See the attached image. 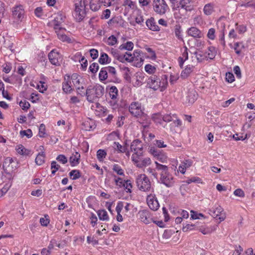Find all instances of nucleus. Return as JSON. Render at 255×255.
I'll return each mask as SVG.
<instances>
[{
	"label": "nucleus",
	"instance_id": "obj_4",
	"mask_svg": "<svg viewBox=\"0 0 255 255\" xmlns=\"http://www.w3.org/2000/svg\"><path fill=\"white\" fill-rule=\"evenodd\" d=\"M138 189L142 191H148L151 188V183L148 178L144 174L138 175L136 179Z\"/></svg>",
	"mask_w": 255,
	"mask_h": 255
},
{
	"label": "nucleus",
	"instance_id": "obj_50",
	"mask_svg": "<svg viewBox=\"0 0 255 255\" xmlns=\"http://www.w3.org/2000/svg\"><path fill=\"white\" fill-rule=\"evenodd\" d=\"M123 187H124L125 189L127 190V192H131V188H132V185L129 180H127L125 181Z\"/></svg>",
	"mask_w": 255,
	"mask_h": 255
},
{
	"label": "nucleus",
	"instance_id": "obj_2",
	"mask_svg": "<svg viewBox=\"0 0 255 255\" xmlns=\"http://www.w3.org/2000/svg\"><path fill=\"white\" fill-rule=\"evenodd\" d=\"M147 84L154 90L160 89V91H163L168 85L167 76L163 75L160 79L156 75H152L148 79Z\"/></svg>",
	"mask_w": 255,
	"mask_h": 255
},
{
	"label": "nucleus",
	"instance_id": "obj_24",
	"mask_svg": "<svg viewBox=\"0 0 255 255\" xmlns=\"http://www.w3.org/2000/svg\"><path fill=\"white\" fill-rule=\"evenodd\" d=\"M80 154L78 152L72 153L69 158V162L72 166H76L80 163Z\"/></svg>",
	"mask_w": 255,
	"mask_h": 255
},
{
	"label": "nucleus",
	"instance_id": "obj_31",
	"mask_svg": "<svg viewBox=\"0 0 255 255\" xmlns=\"http://www.w3.org/2000/svg\"><path fill=\"white\" fill-rule=\"evenodd\" d=\"M45 154L43 151L39 152L35 158V163L38 165H42L44 162Z\"/></svg>",
	"mask_w": 255,
	"mask_h": 255
},
{
	"label": "nucleus",
	"instance_id": "obj_41",
	"mask_svg": "<svg viewBox=\"0 0 255 255\" xmlns=\"http://www.w3.org/2000/svg\"><path fill=\"white\" fill-rule=\"evenodd\" d=\"M70 177H73V180L78 179L81 176L80 173L78 170H73L69 173Z\"/></svg>",
	"mask_w": 255,
	"mask_h": 255
},
{
	"label": "nucleus",
	"instance_id": "obj_13",
	"mask_svg": "<svg viewBox=\"0 0 255 255\" xmlns=\"http://www.w3.org/2000/svg\"><path fill=\"white\" fill-rule=\"evenodd\" d=\"M146 201L150 209L153 211H156L158 209L159 205L158 201L156 198H155L154 196L152 195H148L146 198Z\"/></svg>",
	"mask_w": 255,
	"mask_h": 255
},
{
	"label": "nucleus",
	"instance_id": "obj_57",
	"mask_svg": "<svg viewBox=\"0 0 255 255\" xmlns=\"http://www.w3.org/2000/svg\"><path fill=\"white\" fill-rule=\"evenodd\" d=\"M47 216H45L44 218H41L40 219V223L43 226H47L49 223V220L47 218Z\"/></svg>",
	"mask_w": 255,
	"mask_h": 255
},
{
	"label": "nucleus",
	"instance_id": "obj_63",
	"mask_svg": "<svg viewBox=\"0 0 255 255\" xmlns=\"http://www.w3.org/2000/svg\"><path fill=\"white\" fill-rule=\"evenodd\" d=\"M194 54L196 55L197 60L199 62L202 61V60L206 58V55H202L200 52H195Z\"/></svg>",
	"mask_w": 255,
	"mask_h": 255
},
{
	"label": "nucleus",
	"instance_id": "obj_46",
	"mask_svg": "<svg viewBox=\"0 0 255 255\" xmlns=\"http://www.w3.org/2000/svg\"><path fill=\"white\" fill-rule=\"evenodd\" d=\"M114 143L116 144L117 147L116 149L119 150L121 152H126L127 150V144L126 143V145L124 146H123L122 145H121L119 143H117L116 142H115Z\"/></svg>",
	"mask_w": 255,
	"mask_h": 255
},
{
	"label": "nucleus",
	"instance_id": "obj_54",
	"mask_svg": "<svg viewBox=\"0 0 255 255\" xmlns=\"http://www.w3.org/2000/svg\"><path fill=\"white\" fill-rule=\"evenodd\" d=\"M146 51L149 53V57L152 60L155 59L156 56L155 52L150 48H146Z\"/></svg>",
	"mask_w": 255,
	"mask_h": 255
},
{
	"label": "nucleus",
	"instance_id": "obj_42",
	"mask_svg": "<svg viewBox=\"0 0 255 255\" xmlns=\"http://www.w3.org/2000/svg\"><path fill=\"white\" fill-rule=\"evenodd\" d=\"M201 218H204V215L202 213H197L193 211H191V218L192 219H200Z\"/></svg>",
	"mask_w": 255,
	"mask_h": 255
},
{
	"label": "nucleus",
	"instance_id": "obj_21",
	"mask_svg": "<svg viewBox=\"0 0 255 255\" xmlns=\"http://www.w3.org/2000/svg\"><path fill=\"white\" fill-rule=\"evenodd\" d=\"M13 162V160L10 157H7L5 159L2 167L6 172H10L13 170V167L12 165Z\"/></svg>",
	"mask_w": 255,
	"mask_h": 255
},
{
	"label": "nucleus",
	"instance_id": "obj_60",
	"mask_svg": "<svg viewBox=\"0 0 255 255\" xmlns=\"http://www.w3.org/2000/svg\"><path fill=\"white\" fill-rule=\"evenodd\" d=\"M91 57L93 59H96L98 56V51L97 49H92L90 50Z\"/></svg>",
	"mask_w": 255,
	"mask_h": 255
},
{
	"label": "nucleus",
	"instance_id": "obj_59",
	"mask_svg": "<svg viewBox=\"0 0 255 255\" xmlns=\"http://www.w3.org/2000/svg\"><path fill=\"white\" fill-rule=\"evenodd\" d=\"M179 78V76L177 74H171L170 77V83L173 84Z\"/></svg>",
	"mask_w": 255,
	"mask_h": 255
},
{
	"label": "nucleus",
	"instance_id": "obj_28",
	"mask_svg": "<svg viewBox=\"0 0 255 255\" xmlns=\"http://www.w3.org/2000/svg\"><path fill=\"white\" fill-rule=\"evenodd\" d=\"M194 67L192 65H188L184 70H183L181 74V77L182 78H186L189 76L190 74L193 71Z\"/></svg>",
	"mask_w": 255,
	"mask_h": 255
},
{
	"label": "nucleus",
	"instance_id": "obj_37",
	"mask_svg": "<svg viewBox=\"0 0 255 255\" xmlns=\"http://www.w3.org/2000/svg\"><path fill=\"white\" fill-rule=\"evenodd\" d=\"M197 96L195 92H190L187 97V100L189 103L192 104L197 99Z\"/></svg>",
	"mask_w": 255,
	"mask_h": 255
},
{
	"label": "nucleus",
	"instance_id": "obj_33",
	"mask_svg": "<svg viewBox=\"0 0 255 255\" xmlns=\"http://www.w3.org/2000/svg\"><path fill=\"white\" fill-rule=\"evenodd\" d=\"M98 215L99 216V219L101 220L107 221L109 219L108 213L105 210L98 211Z\"/></svg>",
	"mask_w": 255,
	"mask_h": 255
},
{
	"label": "nucleus",
	"instance_id": "obj_7",
	"mask_svg": "<svg viewBox=\"0 0 255 255\" xmlns=\"http://www.w3.org/2000/svg\"><path fill=\"white\" fill-rule=\"evenodd\" d=\"M75 11L78 15L79 20L83 19L86 15L85 7L86 4L85 1L82 0H76L75 3Z\"/></svg>",
	"mask_w": 255,
	"mask_h": 255
},
{
	"label": "nucleus",
	"instance_id": "obj_61",
	"mask_svg": "<svg viewBox=\"0 0 255 255\" xmlns=\"http://www.w3.org/2000/svg\"><path fill=\"white\" fill-rule=\"evenodd\" d=\"M45 125L43 124H41L39 128V134L40 137L44 136V135L45 134Z\"/></svg>",
	"mask_w": 255,
	"mask_h": 255
},
{
	"label": "nucleus",
	"instance_id": "obj_29",
	"mask_svg": "<svg viewBox=\"0 0 255 255\" xmlns=\"http://www.w3.org/2000/svg\"><path fill=\"white\" fill-rule=\"evenodd\" d=\"M57 36L58 38L63 42L72 43L74 41V38L70 37L64 33H58Z\"/></svg>",
	"mask_w": 255,
	"mask_h": 255
},
{
	"label": "nucleus",
	"instance_id": "obj_1",
	"mask_svg": "<svg viewBox=\"0 0 255 255\" xmlns=\"http://www.w3.org/2000/svg\"><path fill=\"white\" fill-rule=\"evenodd\" d=\"M155 168L160 171V181L167 187L173 186L174 183V178L171 174L168 172V167L155 162Z\"/></svg>",
	"mask_w": 255,
	"mask_h": 255
},
{
	"label": "nucleus",
	"instance_id": "obj_52",
	"mask_svg": "<svg viewBox=\"0 0 255 255\" xmlns=\"http://www.w3.org/2000/svg\"><path fill=\"white\" fill-rule=\"evenodd\" d=\"M107 43L110 45H114L117 43V38L115 36L112 35L109 37Z\"/></svg>",
	"mask_w": 255,
	"mask_h": 255
},
{
	"label": "nucleus",
	"instance_id": "obj_49",
	"mask_svg": "<svg viewBox=\"0 0 255 255\" xmlns=\"http://www.w3.org/2000/svg\"><path fill=\"white\" fill-rule=\"evenodd\" d=\"M19 106L23 110H27L30 107V104L27 102L26 100H24L23 101H21L19 103Z\"/></svg>",
	"mask_w": 255,
	"mask_h": 255
},
{
	"label": "nucleus",
	"instance_id": "obj_10",
	"mask_svg": "<svg viewBox=\"0 0 255 255\" xmlns=\"http://www.w3.org/2000/svg\"><path fill=\"white\" fill-rule=\"evenodd\" d=\"M48 59L50 63L55 66H59L62 61L61 56L55 50H52L48 54Z\"/></svg>",
	"mask_w": 255,
	"mask_h": 255
},
{
	"label": "nucleus",
	"instance_id": "obj_17",
	"mask_svg": "<svg viewBox=\"0 0 255 255\" xmlns=\"http://www.w3.org/2000/svg\"><path fill=\"white\" fill-rule=\"evenodd\" d=\"M137 118L138 122L142 125L143 128V130L149 127L150 124V120L146 115L143 113Z\"/></svg>",
	"mask_w": 255,
	"mask_h": 255
},
{
	"label": "nucleus",
	"instance_id": "obj_22",
	"mask_svg": "<svg viewBox=\"0 0 255 255\" xmlns=\"http://www.w3.org/2000/svg\"><path fill=\"white\" fill-rule=\"evenodd\" d=\"M146 24L148 28L153 31H159L160 29L153 17H150L146 21Z\"/></svg>",
	"mask_w": 255,
	"mask_h": 255
},
{
	"label": "nucleus",
	"instance_id": "obj_45",
	"mask_svg": "<svg viewBox=\"0 0 255 255\" xmlns=\"http://www.w3.org/2000/svg\"><path fill=\"white\" fill-rule=\"evenodd\" d=\"M113 170L119 175H124V172L122 168L118 164L113 165Z\"/></svg>",
	"mask_w": 255,
	"mask_h": 255
},
{
	"label": "nucleus",
	"instance_id": "obj_55",
	"mask_svg": "<svg viewBox=\"0 0 255 255\" xmlns=\"http://www.w3.org/2000/svg\"><path fill=\"white\" fill-rule=\"evenodd\" d=\"M174 118H176L175 116H174V115H173V116H172L170 115L167 114V115H164L163 117V120L166 122H169L173 120Z\"/></svg>",
	"mask_w": 255,
	"mask_h": 255
},
{
	"label": "nucleus",
	"instance_id": "obj_5",
	"mask_svg": "<svg viewBox=\"0 0 255 255\" xmlns=\"http://www.w3.org/2000/svg\"><path fill=\"white\" fill-rule=\"evenodd\" d=\"M152 5L154 11L160 15L164 14L169 9L165 0H153Z\"/></svg>",
	"mask_w": 255,
	"mask_h": 255
},
{
	"label": "nucleus",
	"instance_id": "obj_26",
	"mask_svg": "<svg viewBox=\"0 0 255 255\" xmlns=\"http://www.w3.org/2000/svg\"><path fill=\"white\" fill-rule=\"evenodd\" d=\"M226 18L225 17H220L217 22L218 30L219 32H224L225 30V22Z\"/></svg>",
	"mask_w": 255,
	"mask_h": 255
},
{
	"label": "nucleus",
	"instance_id": "obj_11",
	"mask_svg": "<svg viewBox=\"0 0 255 255\" xmlns=\"http://www.w3.org/2000/svg\"><path fill=\"white\" fill-rule=\"evenodd\" d=\"M71 80L72 81V83L73 85L77 88V90H80L81 88L82 89H84V87L82 85L84 80L81 76L79 75L77 73H74L70 77V81Z\"/></svg>",
	"mask_w": 255,
	"mask_h": 255
},
{
	"label": "nucleus",
	"instance_id": "obj_20",
	"mask_svg": "<svg viewBox=\"0 0 255 255\" xmlns=\"http://www.w3.org/2000/svg\"><path fill=\"white\" fill-rule=\"evenodd\" d=\"M178 7H181L186 11H191L193 8V2L191 0H180Z\"/></svg>",
	"mask_w": 255,
	"mask_h": 255
},
{
	"label": "nucleus",
	"instance_id": "obj_8",
	"mask_svg": "<svg viewBox=\"0 0 255 255\" xmlns=\"http://www.w3.org/2000/svg\"><path fill=\"white\" fill-rule=\"evenodd\" d=\"M209 214L215 218H218L220 222L224 221L226 217L224 209L220 206L210 209Z\"/></svg>",
	"mask_w": 255,
	"mask_h": 255
},
{
	"label": "nucleus",
	"instance_id": "obj_6",
	"mask_svg": "<svg viewBox=\"0 0 255 255\" xmlns=\"http://www.w3.org/2000/svg\"><path fill=\"white\" fill-rule=\"evenodd\" d=\"M141 154L137 155H132L131 158L134 164L138 168H144L151 163V161L150 158L145 157L142 158L140 157Z\"/></svg>",
	"mask_w": 255,
	"mask_h": 255
},
{
	"label": "nucleus",
	"instance_id": "obj_25",
	"mask_svg": "<svg viewBox=\"0 0 255 255\" xmlns=\"http://www.w3.org/2000/svg\"><path fill=\"white\" fill-rule=\"evenodd\" d=\"M193 161L191 160L187 159L182 162L179 166V170L182 174H184L186 169L192 166Z\"/></svg>",
	"mask_w": 255,
	"mask_h": 255
},
{
	"label": "nucleus",
	"instance_id": "obj_30",
	"mask_svg": "<svg viewBox=\"0 0 255 255\" xmlns=\"http://www.w3.org/2000/svg\"><path fill=\"white\" fill-rule=\"evenodd\" d=\"M99 62L102 64H108L111 62V59L106 53H102L99 59Z\"/></svg>",
	"mask_w": 255,
	"mask_h": 255
},
{
	"label": "nucleus",
	"instance_id": "obj_36",
	"mask_svg": "<svg viewBox=\"0 0 255 255\" xmlns=\"http://www.w3.org/2000/svg\"><path fill=\"white\" fill-rule=\"evenodd\" d=\"M203 10L206 15H209L213 11V6L211 3L207 4L205 5Z\"/></svg>",
	"mask_w": 255,
	"mask_h": 255
},
{
	"label": "nucleus",
	"instance_id": "obj_35",
	"mask_svg": "<svg viewBox=\"0 0 255 255\" xmlns=\"http://www.w3.org/2000/svg\"><path fill=\"white\" fill-rule=\"evenodd\" d=\"M17 152L21 155H28L30 151L26 149L23 145H19L16 148Z\"/></svg>",
	"mask_w": 255,
	"mask_h": 255
},
{
	"label": "nucleus",
	"instance_id": "obj_3",
	"mask_svg": "<svg viewBox=\"0 0 255 255\" xmlns=\"http://www.w3.org/2000/svg\"><path fill=\"white\" fill-rule=\"evenodd\" d=\"M104 90V88L101 85L88 86L86 92L87 100L91 103L96 101L99 97L103 95Z\"/></svg>",
	"mask_w": 255,
	"mask_h": 255
},
{
	"label": "nucleus",
	"instance_id": "obj_23",
	"mask_svg": "<svg viewBox=\"0 0 255 255\" xmlns=\"http://www.w3.org/2000/svg\"><path fill=\"white\" fill-rule=\"evenodd\" d=\"M108 23L115 27H123L124 24V21L121 17L117 16L110 19Z\"/></svg>",
	"mask_w": 255,
	"mask_h": 255
},
{
	"label": "nucleus",
	"instance_id": "obj_14",
	"mask_svg": "<svg viewBox=\"0 0 255 255\" xmlns=\"http://www.w3.org/2000/svg\"><path fill=\"white\" fill-rule=\"evenodd\" d=\"M24 13L23 6L21 5L15 6L12 10L13 16L19 20H21L23 18Z\"/></svg>",
	"mask_w": 255,
	"mask_h": 255
},
{
	"label": "nucleus",
	"instance_id": "obj_40",
	"mask_svg": "<svg viewBox=\"0 0 255 255\" xmlns=\"http://www.w3.org/2000/svg\"><path fill=\"white\" fill-rule=\"evenodd\" d=\"M106 155L107 153L104 150L99 149L97 151V156L99 161H102L103 158H105Z\"/></svg>",
	"mask_w": 255,
	"mask_h": 255
},
{
	"label": "nucleus",
	"instance_id": "obj_47",
	"mask_svg": "<svg viewBox=\"0 0 255 255\" xmlns=\"http://www.w3.org/2000/svg\"><path fill=\"white\" fill-rule=\"evenodd\" d=\"M145 70L149 74H152L155 72L156 68L151 65L147 64L145 66Z\"/></svg>",
	"mask_w": 255,
	"mask_h": 255
},
{
	"label": "nucleus",
	"instance_id": "obj_51",
	"mask_svg": "<svg viewBox=\"0 0 255 255\" xmlns=\"http://www.w3.org/2000/svg\"><path fill=\"white\" fill-rule=\"evenodd\" d=\"M99 69V65L98 63H93L92 64H91L89 67L90 70L93 73H96Z\"/></svg>",
	"mask_w": 255,
	"mask_h": 255
},
{
	"label": "nucleus",
	"instance_id": "obj_43",
	"mask_svg": "<svg viewBox=\"0 0 255 255\" xmlns=\"http://www.w3.org/2000/svg\"><path fill=\"white\" fill-rule=\"evenodd\" d=\"M122 70L124 73V78L127 80H129L130 79V75L129 73V69L128 67H123Z\"/></svg>",
	"mask_w": 255,
	"mask_h": 255
},
{
	"label": "nucleus",
	"instance_id": "obj_64",
	"mask_svg": "<svg viewBox=\"0 0 255 255\" xmlns=\"http://www.w3.org/2000/svg\"><path fill=\"white\" fill-rule=\"evenodd\" d=\"M243 251V249L240 246L236 247L233 255H240Z\"/></svg>",
	"mask_w": 255,
	"mask_h": 255
},
{
	"label": "nucleus",
	"instance_id": "obj_9",
	"mask_svg": "<svg viewBox=\"0 0 255 255\" xmlns=\"http://www.w3.org/2000/svg\"><path fill=\"white\" fill-rule=\"evenodd\" d=\"M65 16L61 13H58L54 17L52 22L54 29L56 30H66V29L62 27V23L64 21Z\"/></svg>",
	"mask_w": 255,
	"mask_h": 255
},
{
	"label": "nucleus",
	"instance_id": "obj_39",
	"mask_svg": "<svg viewBox=\"0 0 255 255\" xmlns=\"http://www.w3.org/2000/svg\"><path fill=\"white\" fill-rule=\"evenodd\" d=\"M133 47V44L132 42H127L125 44H122L120 46L121 49H126L128 50H131Z\"/></svg>",
	"mask_w": 255,
	"mask_h": 255
},
{
	"label": "nucleus",
	"instance_id": "obj_62",
	"mask_svg": "<svg viewBox=\"0 0 255 255\" xmlns=\"http://www.w3.org/2000/svg\"><path fill=\"white\" fill-rule=\"evenodd\" d=\"M234 194L235 195L241 197H243L245 196V193L244 191L241 189H236L234 192Z\"/></svg>",
	"mask_w": 255,
	"mask_h": 255
},
{
	"label": "nucleus",
	"instance_id": "obj_18",
	"mask_svg": "<svg viewBox=\"0 0 255 255\" xmlns=\"http://www.w3.org/2000/svg\"><path fill=\"white\" fill-rule=\"evenodd\" d=\"M62 89L66 93H70L73 90L69 75L65 76L64 81L62 83Z\"/></svg>",
	"mask_w": 255,
	"mask_h": 255
},
{
	"label": "nucleus",
	"instance_id": "obj_19",
	"mask_svg": "<svg viewBox=\"0 0 255 255\" xmlns=\"http://www.w3.org/2000/svg\"><path fill=\"white\" fill-rule=\"evenodd\" d=\"M217 226H211L207 227L206 226H201L197 227V229L199 230L203 234L207 235L211 234L212 232L215 231L217 228Z\"/></svg>",
	"mask_w": 255,
	"mask_h": 255
},
{
	"label": "nucleus",
	"instance_id": "obj_56",
	"mask_svg": "<svg viewBox=\"0 0 255 255\" xmlns=\"http://www.w3.org/2000/svg\"><path fill=\"white\" fill-rule=\"evenodd\" d=\"M226 79L228 82L230 83H232L234 81L235 79L233 74L230 72L226 73Z\"/></svg>",
	"mask_w": 255,
	"mask_h": 255
},
{
	"label": "nucleus",
	"instance_id": "obj_15",
	"mask_svg": "<svg viewBox=\"0 0 255 255\" xmlns=\"http://www.w3.org/2000/svg\"><path fill=\"white\" fill-rule=\"evenodd\" d=\"M138 216L141 221L145 224H149L152 221L150 214L147 210H144L139 211L138 212Z\"/></svg>",
	"mask_w": 255,
	"mask_h": 255
},
{
	"label": "nucleus",
	"instance_id": "obj_12",
	"mask_svg": "<svg viewBox=\"0 0 255 255\" xmlns=\"http://www.w3.org/2000/svg\"><path fill=\"white\" fill-rule=\"evenodd\" d=\"M129 111L135 117H138L143 114L141 105L138 102H132L129 107Z\"/></svg>",
	"mask_w": 255,
	"mask_h": 255
},
{
	"label": "nucleus",
	"instance_id": "obj_44",
	"mask_svg": "<svg viewBox=\"0 0 255 255\" xmlns=\"http://www.w3.org/2000/svg\"><path fill=\"white\" fill-rule=\"evenodd\" d=\"M197 225L196 224H187L186 226L183 227L182 231L184 232H188L195 228L197 229Z\"/></svg>",
	"mask_w": 255,
	"mask_h": 255
},
{
	"label": "nucleus",
	"instance_id": "obj_58",
	"mask_svg": "<svg viewBox=\"0 0 255 255\" xmlns=\"http://www.w3.org/2000/svg\"><path fill=\"white\" fill-rule=\"evenodd\" d=\"M234 72L235 74L236 75V76L238 78L240 79L242 77V74L241 72V70L240 67L238 66H236L234 68Z\"/></svg>",
	"mask_w": 255,
	"mask_h": 255
},
{
	"label": "nucleus",
	"instance_id": "obj_32",
	"mask_svg": "<svg viewBox=\"0 0 255 255\" xmlns=\"http://www.w3.org/2000/svg\"><path fill=\"white\" fill-rule=\"evenodd\" d=\"M109 94L112 99H116L118 95V90L117 87L112 86L110 89Z\"/></svg>",
	"mask_w": 255,
	"mask_h": 255
},
{
	"label": "nucleus",
	"instance_id": "obj_27",
	"mask_svg": "<svg viewBox=\"0 0 255 255\" xmlns=\"http://www.w3.org/2000/svg\"><path fill=\"white\" fill-rule=\"evenodd\" d=\"M217 51L214 47L210 46L208 48V50L206 52V58L213 59L216 55Z\"/></svg>",
	"mask_w": 255,
	"mask_h": 255
},
{
	"label": "nucleus",
	"instance_id": "obj_48",
	"mask_svg": "<svg viewBox=\"0 0 255 255\" xmlns=\"http://www.w3.org/2000/svg\"><path fill=\"white\" fill-rule=\"evenodd\" d=\"M20 134L22 136H26L28 138H30L32 135V132L31 129H28L25 130H21Z\"/></svg>",
	"mask_w": 255,
	"mask_h": 255
},
{
	"label": "nucleus",
	"instance_id": "obj_16",
	"mask_svg": "<svg viewBox=\"0 0 255 255\" xmlns=\"http://www.w3.org/2000/svg\"><path fill=\"white\" fill-rule=\"evenodd\" d=\"M142 144L141 141L138 140H135L132 142L130 145V149L132 151L134 152L133 155H137L141 154Z\"/></svg>",
	"mask_w": 255,
	"mask_h": 255
},
{
	"label": "nucleus",
	"instance_id": "obj_34",
	"mask_svg": "<svg viewBox=\"0 0 255 255\" xmlns=\"http://www.w3.org/2000/svg\"><path fill=\"white\" fill-rule=\"evenodd\" d=\"M99 78L100 81H103L106 80L108 78V72L106 70V68H102L99 73Z\"/></svg>",
	"mask_w": 255,
	"mask_h": 255
},
{
	"label": "nucleus",
	"instance_id": "obj_53",
	"mask_svg": "<svg viewBox=\"0 0 255 255\" xmlns=\"http://www.w3.org/2000/svg\"><path fill=\"white\" fill-rule=\"evenodd\" d=\"M56 160H57L59 162H60L63 164H65L67 162V159L66 157L63 154L59 155L57 157Z\"/></svg>",
	"mask_w": 255,
	"mask_h": 255
},
{
	"label": "nucleus",
	"instance_id": "obj_38",
	"mask_svg": "<svg viewBox=\"0 0 255 255\" xmlns=\"http://www.w3.org/2000/svg\"><path fill=\"white\" fill-rule=\"evenodd\" d=\"M106 70L107 72L109 73L110 76H112L113 78H116L117 71L114 67L108 66L106 67Z\"/></svg>",
	"mask_w": 255,
	"mask_h": 255
}]
</instances>
